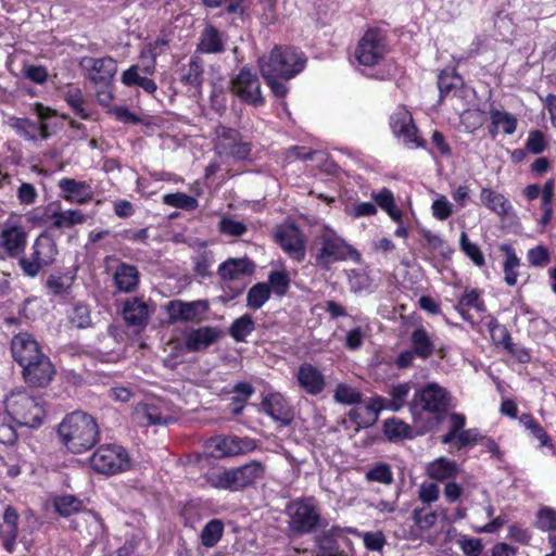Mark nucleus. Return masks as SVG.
Instances as JSON below:
<instances>
[{
  "mask_svg": "<svg viewBox=\"0 0 556 556\" xmlns=\"http://www.w3.org/2000/svg\"><path fill=\"white\" fill-rule=\"evenodd\" d=\"M58 433L67 451L74 454L89 451L99 441L96 419L81 410L67 414L59 425Z\"/></svg>",
  "mask_w": 556,
  "mask_h": 556,
  "instance_id": "nucleus-1",
  "label": "nucleus"
},
{
  "mask_svg": "<svg viewBox=\"0 0 556 556\" xmlns=\"http://www.w3.org/2000/svg\"><path fill=\"white\" fill-rule=\"evenodd\" d=\"M4 404L10 417L22 427L37 428L46 416L43 400L25 390L12 391Z\"/></svg>",
  "mask_w": 556,
  "mask_h": 556,
  "instance_id": "nucleus-2",
  "label": "nucleus"
},
{
  "mask_svg": "<svg viewBox=\"0 0 556 556\" xmlns=\"http://www.w3.org/2000/svg\"><path fill=\"white\" fill-rule=\"evenodd\" d=\"M305 54L294 47L276 46L267 58L260 59L261 73L278 74L289 80L300 74L306 66Z\"/></svg>",
  "mask_w": 556,
  "mask_h": 556,
  "instance_id": "nucleus-3",
  "label": "nucleus"
},
{
  "mask_svg": "<svg viewBox=\"0 0 556 556\" xmlns=\"http://www.w3.org/2000/svg\"><path fill=\"white\" fill-rule=\"evenodd\" d=\"M452 402L451 393L437 382H429L416 391L409 403V412L414 419L420 416L421 412L433 414L441 419L450 409Z\"/></svg>",
  "mask_w": 556,
  "mask_h": 556,
  "instance_id": "nucleus-4",
  "label": "nucleus"
},
{
  "mask_svg": "<svg viewBox=\"0 0 556 556\" xmlns=\"http://www.w3.org/2000/svg\"><path fill=\"white\" fill-rule=\"evenodd\" d=\"M318 241L320 247L315 255V261L316 265L323 268H328L334 262L359 257L358 252L329 227L321 229Z\"/></svg>",
  "mask_w": 556,
  "mask_h": 556,
  "instance_id": "nucleus-5",
  "label": "nucleus"
},
{
  "mask_svg": "<svg viewBox=\"0 0 556 556\" xmlns=\"http://www.w3.org/2000/svg\"><path fill=\"white\" fill-rule=\"evenodd\" d=\"M91 468L104 476H114L131 469L132 460L119 444H102L89 458Z\"/></svg>",
  "mask_w": 556,
  "mask_h": 556,
  "instance_id": "nucleus-6",
  "label": "nucleus"
},
{
  "mask_svg": "<svg viewBox=\"0 0 556 556\" xmlns=\"http://www.w3.org/2000/svg\"><path fill=\"white\" fill-rule=\"evenodd\" d=\"M58 247L54 239L42 232L36 238L29 256L18 258V266L25 276L35 278L43 268L54 263Z\"/></svg>",
  "mask_w": 556,
  "mask_h": 556,
  "instance_id": "nucleus-7",
  "label": "nucleus"
},
{
  "mask_svg": "<svg viewBox=\"0 0 556 556\" xmlns=\"http://www.w3.org/2000/svg\"><path fill=\"white\" fill-rule=\"evenodd\" d=\"M289 528L294 533H312L324 527L321 515L311 500H298L287 506Z\"/></svg>",
  "mask_w": 556,
  "mask_h": 556,
  "instance_id": "nucleus-8",
  "label": "nucleus"
},
{
  "mask_svg": "<svg viewBox=\"0 0 556 556\" xmlns=\"http://www.w3.org/2000/svg\"><path fill=\"white\" fill-rule=\"evenodd\" d=\"M204 447L212 457L222 459L253 452L257 444L251 438L216 435L206 440Z\"/></svg>",
  "mask_w": 556,
  "mask_h": 556,
  "instance_id": "nucleus-9",
  "label": "nucleus"
},
{
  "mask_svg": "<svg viewBox=\"0 0 556 556\" xmlns=\"http://www.w3.org/2000/svg\"><path fill=\"white\" fill-rule=\"evenodd\" d=\"M387 52L384 34L379 29L371 28L361 38L354 55L361 65L375 66L386 56Z\"/></svg>",
  "mask_w": 556,
  "mask_h": 556,
  "instance_id": "nucleus-10",
  "label": "nucleus"
},
{
  "mask_svg": "<svg viewBox=\"0 0 556 556\" xmlns=\"http://www.w3.org/2000/svg\"><path fill=\"white\" fill-rule=\"evenodd\" d=\"M231 91L244 103L261 106L265 99L261 90V81L256 73L243 66L231 79Z\"/></svg>",
  "mask_w": 556,
  "mask_h": 556,
  "instance_id": "nucleus-11",
  "label": "nucleus"
},
{
  "mask_svg": "<svg viewBox=\"0 0 556 556\" xmlns=\"http://www.w3.org/2000/svg\"><path fill=\"white\" fill-rule=\"evenodd\" d=\"M210 309L208 301H182L172 300L166 304V312L168 314V321L176 323H200Z\"/></svg>",
  "mask_w": 556,
  "mask_h": 556,
  "instance_id": "nucleus-12",
  "label": "nucleus"
},
{
  "mask_svg": "<svg viewBox=\"0 0 556 556\" xmlns=\"http://www.w3.org/2000/svg\"><path fill=\"white\" fill-rule=\"evenodd\" d=\"M216 149L219 155L231 156L236 160H244L250 155L251 144L242 140L236 129L219 126L216 128Z\"/></svg>",
  "mask_w": 556,
  "mask_h": 556,
  "instance_id": "nucleus-13",
  "label": "nucleus"
},
{
  "mask_svg": "<svg viewBox=\"0 0 556 556\" xmlns=\"http://www.w3.org/2000/svg\"><path fill=\"white\" fill-rule=\"evenodd\" d=\"M40 123L29 118H14L12 127L27 140H36L38 137L48 139V126L45 123L51 116V110L41 103H36L33 109Z\"/></svg>",
  "mask_w": 556,
  "mask_h": 556,
  "instance_id": "nucleus-14",
  "label": "nucleus"
},
{
  "mask_svg": "<svg viewBox=\"0 0 556 556\" xmlns=\"http://www.w3.org/2000/svg\"><path fill=\"white\" fill-rule=\"evenodd\" d=\"M345 533L358 534V531L355 528H342L339 526L321 530L314 536L317 548L315 556H348L338 546V540Z\"/></svg>",
  "mask_w": 556,
  "mask_h": 556,
  "instance_id": "nucleus-15",
  "label": "nucleus"
},
{
  "mask_svg": "<svg viewBox=\"0 0 556 556\" xmlns=\"http://www.w3.org/2000/svg\"><path fill=\"white\" fill-rule=\"evenodd\" d=\"M11 351L14 361L22 368L39 356L45 355L41 352L38 342L27 332H22L13 337Z\"/></svg>",
  "mask_w": 556,
  "mask_h": 556,
  "instance_id": "nucleus-16",
  "label": "nucleus"
},
{
  "mask_svg": "<svg viewBox=\"0 0 556 556\" xmlns=\"http://www.w3.org/2000/svg\"><path fill=\"white\" fill-rule=\"evenodd\" d=\"M27 232L16 222L8 219L0 233V244L10 257L18 256L26 247Z\"/></svg>",
  "mask_w": 556,
  "mask_h": 556,
  "instance_id": "nucleus-17",
  "label": "nucleus"
},
{
  "mask_svg": "<svg viewBox=\"0 0 556 556\" xmlns=\"http://www.w3.org/2000/svg\"><path fill=\"white\" fill-rule=\"evenodd\" d=\"M81 66L88 71V77L94 84L108 85L114 77L117 65L113 58H84Z\"/></svg>",
  "mask_w": 556,
  "mask_h": 556,
  "instance_id": "nucleus-18",
  "label": "nucleus"
},
{
  "mask_svg": "<svg viewBox=\"0 0 556 556\" xmlns=\"http://www.w3.org/2000/svg\"><path fill=\"white\" fill-rule=\"evenodd\" d=\"M25 381L35 387H45L55 374L54 366L47 355L39 356L22 368Z\"/></svg>",
  "mask_w": 556,
  "mask_h": 556,
  "instance_id": "nucleus-19",
  "label": "nucleus"
},
{
  "mask_svg": "<svg viewBox=\"0 0 556 556\" xmlns=\"http://www.w3.org/2000/svg\"><path fill=\"white\" fill-rule=\"evenodd\" d=\"M262 408L273 420L279 422L280 427L289 426L294 417L288 401L279 393L266 395L262 401Z\"/></svg>",
  "mask_w": 556,
  "mask_h": 556,
  "instance_id": "nucleus-20",
  "label": "nucleus"
},
{
  "mask_svg": "<svg viewBox=\"0 0 556 556\" xmlns=\"http://www.w3.org/2000/svg\"><path fill=\"white\" fill-rule=\"evenodd\" d=\"M393 134L409 147H420L421 141L417 136V128L413 123L412 115L404 110L395 112L390 122Z\"/></svg>",
  "mask_w": 556,
  "mask_h": 556,
  "instance_id": "nucleus-21",
  "label": "nucleus"
},
{
  "mask_svg": "<svg viewBox=\"0 0 556 556\" xmlns=\"http://www.w3.org/2000/svg\"><path fill=\"white\" fill-rule=\"evenodd\" d=\"M58 187L61 190V197L75 204H85L92 200L93 191L86 181L64 177L59 180Z\"/></svg>",
  "mask_w": 556,
  "mask_h": 556,
  "instance_id": "nucleus-22",
  "label": "nucleus"
},
{
  "mask_svg": "<svg viewBox=\"0 0 556 556\" xmlns=\"http://www.w3.org/2000/svg\"><path fill=\"white\" fill-rule=\"evenodd\" d=\"M220 337L222 331L217 327H199L185 333V346L189 352H200L211 346Z\"/></svg>",
  "mask_w": 556,
  "mask_h": 556,
  "instance_id": "nucleus-23",
  "label": "nucleus"
},
{
  "mask_svg": "<svg viewBox=\"0 0 556 556\" xmlns=\"http://www.w3.org/2000/svg\"><path fill=\"white\" fill-rule=\"evenodd\" d=\"M123 318L128 327H144L150 318L151 311L141 296L127 299L123 304Z\"/></svg>",
  "mask_w": 556,
  "mask_h": 556,
  "instance_id": "nucleus-24",
  "label": "nucleus"
},
{
  "mask_svg": "<svg viewBox=\"0 0 556 556\" xmlns=\"http://www.w3.org/2000/svg\"><path fill=\"white\" fill-rule=\"evenodd\" d=\"M296 378L299 386L311 395L321 393L326 386L323 372L309 363H303L300 365Z\"/></svg>",
  "mask_w": 556,
  "mask_h": 556,
  "instance_id": "nucleus-25",
  "label": "nucleus"
},
{
  "mask_svg": "<svg viewBox=\"0 0 556 556\" xmlns=\"http://www.w3.org/2000/svg\"><path fill=\"white\" fill-rule=\"evenodd\" d=\"M132 416L140 426L168 425L173 421V418L168 414H164L155 403L137 404Z\"/></svg>",
  "mask_w": 556,
  "mask_h": 556,
  "instance_id": "nucleus-26",
  "label": "nucleus"
},
{
  "mask_svg": "<svg viewBox=\"0 0 556 556\" xmlns=\"http://www.w3.org/2000/svg\"><path fill=\"white\" fill-rule=\"evenodd\" d=\"M265 465L260 460H252L240 467L232 468L236 492L253 485L265 476Z\"/></svg>",
  "mask_w": 556,
  "mask_h": 556,
  "instance_id": "nucleus-27",
  "label": "nucleus"
},
{
  "mask_svg": "<svg viewBox=\"0 0 556 556\" xmlns=\"http://www.w3.org/2000/svg\"><path fill=\"white\" fill-rule=\"evenodd\" d=\"M226 50V37L213 25H206L201 31L197 52L204 54H218Z\"/></svg>",
  "mask_w": 556,
  "mask_h": 556,
  "instance_id": "nucleus-28",
  "label": "nucleus"
},
{
  "mask_svg": "<svg viewBox=\"0 0 556 556\" xmlns=\"http://www.w3.org/2000/svg\"><path fill=\"white\" fill-rule=\"evenodd\" d=\"M276 241L292 258L302 261L305 256L304 242L296 228L281 229L276 232Z\"/></svg>",
  "mask_w": 556,
  "mask_h": 556,
  "instance_id": "nucleus-29",
  "label": "nucleus"
},
{
  "mask_svg": "<svg viewBox=\"0 0 556 556\" xmlns=\"http://www.w3.org/2000/svg\"><path fill=\"white\" fill-rule=\"evenodd\" d=\"M114 286L122 293H132L138 289L140 273L135 265L121 263L113 274Z\"/></svg>",
  "mask_w": 556,
  "mask_h": 556,
  "instance_id": "nucleus-30",
  "label": "nucleus"
},
{
  "mask_svg": "<svg viewBox=\"0 0 556 556\" xmlns=\"http://www.w3.org/2000/svg\"><path fill=\"white\" fill-rule=\"evenodd\" d=\"M53 204L46 207V215L51 219L50 228L62 229L71 228L76 225L83 224L86 220V216L80 210H52Z\"/></svg>",
  "mask_w": 556,
  "mask_h": 556,
  "instance_id": "nucleus-31",
  "label": "nucleus"
},
{
  "mask_svg": "<svg viewBox=\"0 0 556 556\" xmlns=\"http://www.w3.org/2000/svg\"><path fill=\"white\" fill-rule=\"evenodd\" d=\"M409 342L417 357L421 359L430 358L437 351L433 336L430 334L424 326H419L413 330Z\"/></svg>",
  "mask_w": 556,
  "mask_h": 556,
  "instance_id": "nucleus-32",
  "label": "nucleus"
},
{
  "mask_svg": "<svg viewBox=\"0 0 556 556\" xmlns=\"http://www.w3.org/2000/svg\"><path fill=\"white\" fill-rule=\"evenodd\" d=\"M254 265L248 258H229L218 267V274L224 281H235L251 275Z\"/></svg>",
  "mask_w": 556,
  "mask_h": 556,
  "instance_id": "nucleus-33",
  "label": "nucleus"
},
{
  "mask_svg": "<svg viewBox=\"0 0 556 556\" xmlns=\"http://www.w3.org/2000/svg\"><path fill=\"white\" fill-rule=\"evenodd\" d=\"M480 203L502 218L506 217L513 207L503 193L488 187L481 189Z\"/></svg>",
  "mask_w": 556,
  "mask_h": 556,
  "instance_id": "nucleus-34",
  "label": "nucleus"
},
{
  "mask_svg": "<svg viewBox=\"0 0 556 556\" xmlns=\"http://www.w3.org/2000/svg\"><path fill=\"white\" fill-rule=\"evenodd\" d=\"M211 488L236 492L232 468L213 467L202 475Z\"/></svg>",
  "mask_w": 556,
  "mask_h": 556,
  "instance_id": "nucleus-35",
  "label": "nucleus"
},
{
  "mask_svg": "<svg viewBox=\"0 0 556 556\" xmlns=\"http://www.w3.org/2000/svg\"><path fill=\"white\" fill-rule=\"evenodd\" d=\"M427 475L437 481L455 479L459 475V468L455 460L439 457L427 466Z\"/></svg>",
  "mask_w": 556,
  "mask_h": 556,
  "instance_id": "nucleus-36",
  "label": "nucleus"
},
{
  "mask_svg": "<svg viewBox=\"0 0 556 556\" xmlns=\"http://www.w3.org/2000/svg\"><path fill=\"white\" fill-rule=\"evenodd\" d=\"M52 506L61 517H70L81 513L86 507L85 501L73 494L55 495L52 498Z\"/></svg>",
  "mask_w": 556,
  "mask_h": 556,
  "instance_id": "nucleus-37",
  "label": "nucleus"
},
{
  "mask_svg": "<svg viewBox=\"0 0 556 556\" xmlns=\"http://www.w3.org/2000/svg\"><path fill=\"white\" fill-rule=\"evenodd\" d=\"M204 80V70L202 60L193 55L188 65L182 68L180 81L186 85L199 89Z\"/></svg>",
  "mask_w": 556,
  "mask_h": 556,
  "instance_id": "nucleus-38",
  "label": "nucleus"
},
{
  "mask_svg": "<svg viewBox=\"0 0 556 556\" xmlns=\"http://www.w3.org/2000/svg\"><path fill=\"white\" fill-rule=\"evenodd\" d=\"M371 197L376 202V206L378 205L381 210L387 212L394 222H402V212L396 207L395 199L391 190L382 188L378 192H372Z\"/></svg>",
  "mask_w": 556,
  "mask_h": 556,
  "instance_id": "nucleus-39",
  "label": "nucleus"
},
{
  "mask_svg": "<svg viewBox=\"0 0 556 556\" xmlns=\"http://www.w3.org/2000/svg\"><path fill=\"white\" fill-rule=\"evenodd\" d=\"M232 391L236 395L231 397L229 408L231 414L239 416L242 414L248 400L254 394V388L251 383L241 381L233 386Z\"/></svg>",
  "mask_w": 556,
  "mask_h": 556,
  "instance_id": "nucleus-40",
  "label": "nucleus"
},
{
  "mask_svg": "<svg viewBox=\"0 0 556 556\" xmlns=\"http://www.w3.org/2000/svg\"><path fill=\"white\" fill-rule=\"evenodd\" d=\"M465 308H473L479 313L485 312V304L480 298L477 289H466L464 294L458 299L456 309L465 320H469V315Z\"/></svg>",
  "mask_w": 556,
  "mask_h": 556,
  "instance_id": "nucleus-41",
  "label": "nucleus"
},
{
  "mask_svg": "<svg viewBox=\"0 0 556 556\" xmlns=\"http://www.w3.org/2000/svg\"><path fill=\"white\" fill-rule=\"evenodd\" d=\"M490 119L493 126V128L490 129V134L492 136L496 135L498 127H502L506 135H513L516 131L517 119L508 112L492 110L490 112Z\"/></svg>",
  "mask_w": 556,
  "mask_h": 556,
  "instance_id": "nucleus-42",
  "label": "nucleus"
},
{
  "mask_svg": "<svg viewBox=\"0 0 556 556\" xmlns=\"http://www.w3.org/2000/svg\"><path fill=\"white\" fill-rule=\"evenodd\" d=\"M412 390V382L394 384L389 390L390 400H387V409L399 412L407 404V397Z\"/></svg>",
  "mask_w": 556,
  "mask_h": 556,
  "instance_id": "nucleus-43",
  "label": "nucleus"
},
{
  "mask_svg": "<svg viewBox=\"0 0 556 556\" xmlns=\"http://www.w3.org/2000/svg\"><path fill=\"white\" fill-rule=\"evenodd\" d=\"M138 65H132L126 70L122 75V83L128 87L139 86L148 93H154L157 86L154 80L140 76L138 73Z\"/></svg>",
  "mask_w": 556,
  "mask_h": 556,
  "instance_id": "nucleus-44",
  "label": "nucleus"
},
{
  "mask_svg": "<svg viewBox=\"0 0 556 556\" xmlns=\"http://www.w3.org/2000/svg\"><path fill=\"white\" fill-rule=\"evenodd\" d=\"M505 252L506 258L503 264L504 280L508 286H515L518 279L517 268L520 266V258L516 255L515 250L507 244L501 247Z\"/></svg>",
  "mask_w": 556,
  "mask_h": 556,
  "instance_id": "nucleus-45",
  "label": "nucleus"
},
{
  "mask_svg": "<svg viewBox=\"0 0 556 556\" xmlns=\"http://www.w3.org/2000/svg\"><path fill=\"white\" fill-rule=\"evenodd\" d=\"M255 329V323L249 314L235 319L229 328V334L237 342H244Z\"/></svg>",
  "mask_w": 556,
  "mask_h": 556,
  "instance_id": "nucleus-46",
  "label": "nucleus"
},
{
  "mask_svg": "<svg viewBox=\"0 0 556 556\" xmlns=\"http://www.w3.org/2000/svg\"><path fill=\"white\" fill-rule=\"evenodd\" d=\"M65 101L73 110V112L83 119H88L90 114L86 108V100L83 92L77 87H71L65 92Z\"/></svg>",
  "mask_w": 556,
  "mask_h": 556,
  "instance_id": "nucleus-47",
  "label": "nucleus"
},
{
  "mask_svg": "<svg viewBox=\"0 0 556 556\" xmlns=\"http://www.w3.org/2000/svg\"><path fill=\"white\" fill-rule=\"evenodd\" d=\"M224 533V523L219 519L210 520L201 532V542L205 547L215 546Z\"/></svg>",
  "mask_w": 556,
  "mask_h": 556,
  "instance_id": "nucleus-48",
  "label": "nucleus"
},
{
  "mask_svg": "<svg viewBox=\"0 0 556 556\" xmlns=\"http://www.w3.org/2000/svg\"><path fill=\"white\" fill-rule=\"evenodd\" d=\"M269 296V286L265 282H258L249 290L247 305L252 309H258L268 301Z\"/></svg>",
  "mask_w": 556,
  "mask_h": 556,
  "instance_id": "nucleus-49",
  "label": "nucleus"
},
{
  "mask_svg": "<svg viewBox=\"0 0 556 556\" xmlns=\"http://www.w3.org/2000/svg\"><path fill=\"white\" fill-rule=\"evenodd\" d=\"M365 479L369 482H379L389 485L393 482V472L390 465L376 463L367 470Z\"/></svg>",
  "mask_w": 556,
  "mask_h": 556,
  "instance_id": "nucleus-50",
  "label": "nucleus"
},
{
  "mask_svg": "<svg viewBox=\"0 0 556 556\" xmlns=\"http://www.w3.org/2000/svg\"><path fill=\"white\" fill-rule=\"evenodd\" d=\"M334 401L345 405H353L361 403L362 393L345 383H340L337 386L333 394Z\"/></svg>",
  "mask_w": 556,
  "mask_h": 556,
  "instance_id": "nucleus-51",
  "label": "nucleus"
},
{
  "mask_svg": "<svg viewBox=\"0 0 556 556\" xmlns=\"http://www.w3.org/2000/svg\"><path fill=\"white\" fill-rule=\"evenodd\" d=\"M163 202L169 206L188 211L195 210L198 207V200L194 197L181 192L165 194L163 197Z\"/></svg>",
  "mask_w": 556,
  "mask_h": 556,
  "instance_id": "nucleus-52",
  "label": "nucleus"
},
{
  "mask_svg": "<svg viewBox=\"0 0 556 556\" xmlns=\"http://www.w3.org/2000/svg\"><path fill=\"white\" fill-rule=\"evenodd\" d=\"M490 336L495 345L507 346L511 342L510 333L504 325H501L496 318H491L488 324Z\"/></svg>",
  "mask_w": 556,
  "mask_h": 556,
  "instance_id": "nucleus-53",
  "label": "nucleus"
},
{
  "mask_svg": "<svg viewBox=\"0 0 556 556\" xmlns=\"http://www.w3.org/2000/svg\"><path fill=\"white\" fill-rule=\"evenodd\" d=\"M466 425V417L459 413L450 414V429L442 435L441 442L443 444H451L455 438L464 430Z\"/></svg>",
  "mask_w": 556,
  "mask_h": 556,
  "instance_id": "nucleus-54",
  "label": "nucleus"
},
{
  "mask_svg": "<svg viewBox=\"0 0 556 556\" xmlns=\"http://www.w3.org/2000/svg\"><path fill=\"white\" fill-rule=\"evenodd\" d=\"M460 248L462 251L479 267L484 265V256L480 248L468 239L466 232L460 233Z\"/></svg>",
  "mask_w": 556,
  "mask_h": 556,
  "instance_id": "nucleus-55",
  "label": "nucleus"
},
{
  "mask_svg": "<svg viewBox=\"0 0 556 556\" xmlns=\"http://www.w3.org/2000/svg\"><path fill=\"white\" fill-rule=\"evenodd\" d=\"M269 288L279 295H285L290 287V278L286 271L274 270L268 275Z\"/></svg>",
  "mask_w": 556,
  "mask_h": 556,
  "instance_id": "nucleus-56",
  "label": "nucleus"
},
{
  "mask_svg": "<svg viewBox=\"0 0 556 556\" xmlns=\"http://www.w3.org/2000/svg\"><path fill=\"white\" fill-rule=\"evenodd\" d=\"M384 433L391 441L408 438L410 435V428L404 421L391 419L384 424Z\"/></svg>",
  "mask_w": 556,
  "mask_h": 556,
  "instance_id": "nucleus-57",
  "label": "nucleus"
},
{
  "mask_svg": "<svg viewBox=\"0 0 556 556\" xmlns=\"http://www.w3.org/2000/svg\"><path fill=\"white\" fill-rule=\"evenodd\" d=\"M248 228L243 222L236 220L229 216H224L219 220V231L231 237H241L247 232Z\"/></svg>",
  "mask_w": 556,
  "mask_h": 556,
  "instance_id": "nucleus-58",
  "label": "nucleus"
},
{
  "mask_svg": "<svg viewBox=\"0 0 556 556\" xmlns=\"http://www.w3.org/2000/svg\"><path fill=\"white\" fill-rule=\"evenodd\" d=\"M72 325L77 328H86L91 324L89 307L83 303L74 304L70 314Z\"/></svg>",
  "mask_w": 556,
  "mask_h": 556,
  "instance_id": "nucleus-59",
  "label": "nucleus"
},
{
  "mask_svg": "<svg viewBox=\"0 0 556 556\" xmlns=\"http://www.w3.org/2000/svg\"><path fill=\"white\" fill-rule=\"evenodd\" d=\"M482 435L477 428L463 430L452 443L456 450H462L468 446H473L480 442Z\"/></svg>",
  "mask_w": 556,
  "mask_h": 556,
  "instance_id": "nucleus-60",
  "label": "nucleus"
},
{
  "mask_svg": "<svg viewBox=\"0 0 556 556\" xmlns=\"http://www.w3.org/2000/svg\"><path fill=\"white\" fill-rule=\"evenodd\" d=\"M457 544L466 556H480L483 551L482 540L479 538L463 535Z\"/></svg>",
  "mask_w": 556,
  "mask_h": 556,
  "instance_id": "nucleus-61",
  "label": "nucleus"
},
{
  "mask_svg": "<svg viewBox=\"0 0 556 556\" xmlns=\"http://www.w3.org/2000/svg\"><path fill=\"white\" fill-rule=\"evenodd\" d=\"M536 527L542 531H556V510L551 507L540 509Z\"/></svg>",
  "mask_w": 556,
  "mask_h": 556,
  "instance_id": "nucleus-62",
  "label": "nucleus"
},
{
  "mask_svg": "<svg viewBox=\"0 0 556 556\" xmlns=\"http://www.w3.org/2000/svg\"><path fill=\"white\" fill-rule=\"evenodd\" d=\"M348 281L351 291L355 293L366 290L370 286L369 277L357 269H351L348 273Z\"/></svg>",
  "mask_w": 556,
  "mask_h": 556,
  "instance_id": "nucleus-63",
  "label": "nucleus"
},
{
  "mask_svg": "<svg viewBox=\"0 0 556 556\" xmlns=\"http://www.w3.org/2000/svg\"><path fill=\"white\" fill-rule=\"evenodd\" d=\"M432 215L439 220H445L453 214V204L444 195L438 197L432 205Z\"/></svg>",
  "mask_w": 556,
  "mask_h": 556,
  "instance_id": "nucleus-64",
  "label": "nucleus"
}]
</instances>
